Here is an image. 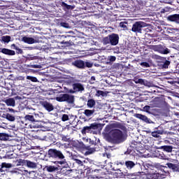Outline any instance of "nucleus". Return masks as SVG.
Masks as SVG:
<instances>
[{
    "mask_svg": "<svg viewBox=\"0 0 179 179\" xmlns=\"http://www.w3.org/2000/svg\"><path fill=\"white\" fill-rule=\"evenodd\" d=\"M85 65L87 66V68H92L93 66V64L89 62H85Z\"/></svg>",
    "mask_w": 179,
    "mask_h": 179,
    "instance_id": "nucleus-40",
    "label": "nucleus"
},
{
    "mask_svg": "<svg viewBox=\"0 0 179 179\" xmlns=\"http://www.w3.org/2000/svg\"><path fill=\"white\" fill-rule=\"evenodd\" d=\"M143 79L140 78V79H137L135 80V83H139L140 85H143Z\"/></svg>",
    "mask_w": 179,
    "mask_h": 179,
    "instance_id": "nucleus-38",
    "label": "nucleus"
},
{
    "mask_svg": "<svg viewBox=\"0 0 179 179\" xmlns=\"http://www.w3.org/2000/svg\"><path fill=\"white\" fill-rule=\"evenodd\" d=\"M61 26H62V27H68V23L62 22Z\"/></svg>",
    "mask_w": 179,
    "mask_h": 179,
    "instance_id": "nucleus-47",
    "label": "nucleus"
},
{
    "mask_svg": "<svg viewBox=\"0 0 179 179\" xmlns=\"http://www.w3.org/2000/svg\"><path fill=\"white\" fill-rule=\"evenodd\" d=\"M73 88L74 91H71V93H75V92H83V90H85L83 85L80 83L73 84Z\"/></svg>",
    "mask_w": 179,
    "mask_h": 179,
    "instance_id": "nucleus-9",
    "label": "nucleus"
},
{
    "mask_svg": "<svg viewBox=\"0 0 179 179\" xmlns=\"http://www.w3.org/2000/svg\"><path fill=\"white\" fill-rule=\"evenodd\" d=\"M156 157H158V159H162V160H169V158L164 155L163 152H156Z\"/></svg>",
    "mask_w": 179,
    "mask_h": 179,
    "instance_id": "nucleus-21",
    "label": "nucleus"
},
{
    "mask_svg": "<svg viewBox=\"0 0 179 179\" xmlns=\"http://www.w3.org/2000/svg\"><path fill=\"white\" fill-rule=\"evenodd\" d=\"M25 171V173H27V171Z\"/></svg>",
    "mask_w": 179,
    "mask_h": 179,
    "instance_id": "nucleus-57",
    "label": "nucleus"
},
{
    "mask_svg": "<svg viewBox=\"0 0 179 179\" xmlns=\"http://www.w3.org/2000/svg\"><path fill=\"white\" fill-rule=\"evenodd\" d=\"M166 166L169 169H171L173 170V171H176V172L179 173V165L173 164L171 163H168V164H166Z\"/></svg>",
    "mask_w": 179,
    "mask_h": 179,
    "instance_id": "nucleus-15",
    "label": "nucleus"
},
{
    "mask_svg": "<svg viewBox=\"0 0 179 179\" xmlns=\"http://www.w3.org/2000/svg\"><path fill=\"white\" fill-rule=\"evenodd\" d=\"M149 110H150V106H145L143 108V110H144V111H146V113H149Z\"/></svg>",
    "mask_w": 179,
    "mask_h": 179,
    "instance_id": "nucleus-46",
    "label": "nucleus"
},
{
    "mask_svg": "<svg viewBox=\"0 0 179 179\" xmlns=\"http://www.w3.org/2000/svg\"><path fill=\"white\" fill-rule=\"evenodd\" d=\"M62 6L66 8V9H73V6L66 4L65 2H62Z\"/></svg>",
    "mask_w": 179,
    "mask_h": 179,
    "instance_id": "nucleus-34",
    "label": "nucleus"
},
{
    "mask_svg": "<svg viewBox=\"0 0 179 179\" xmlns=\"http://www.w3.org/2000/svg\"><path fill=\"white\" fill-rule=\"evenodd\" d=\"M120 164H121L122 166V164H124L122 162H120Z\"/></svg>",
    "mask_w": 179,
    "mask_h": 179,
    "instance_id": "nucleus-54",
    "label": "nucleus"
},
{
    "mask_svg": "<svg viewBox=\"0 0 179 179\" xmlns=\"http://www.w3.org/2000/svg\"><path fill=\"white\" fill-rule=\"evenodd\" d=\"M163 134V132H162L160 130L156 131H153L152 132V136H153L154 138H159V135H162Z\"/></svg>",
    "mask_w": 179,
    "mask_h": 179,
    "instance_id": "nucleus-28",
    "label": "nucleus"
},
{
    "mask_svg": "<svg viewBox=\"0 0 179 179\" xmlns=\"http://www.w3.org/2000/svg\"><path fill=\"white\" fill-rule=\"evenodd\" d=\"M168 20H169L171 22H176V23H179V14L170 15L168 17Z\"/></svg>",
    "mask_w": 179,
    "mask_h": 179,
    "instance_id": "nucleus-14",
    "label": "nucleus"
},
{
    "mask_svg": "<svg viewBox=\"0 0 179 179\" xmlns=\"http://www.w3.org/2000/svg\"><path fill=\"white\" fill-rule=\"evenodd\" d=\"M169 176V172L164 171V173H159V179L166 178Z\"/></svg>",
    "mask_w": 179,
    "mask_h": 179,
    "instance_id": "nucleus-35",
    "label": "nucleus"
},
{
    "mask_svg": "<svg viewBox=\"0 0 179 179\" xmlns=\"http://www.w3.org/2000/svg\"><path fill=\"white\" fill-rule=\"evenodd\" d=\"M158 52H159V54H169L170 52V50H169V48H163L162 46H158V49H157Z\"/></svg>",
    "mask_w": 179,
    "mask_h": 179,
    "instance_id": "nucleus-16",
    "label": "nucleus"
},
{
    "mask_svg": "<svg viewBox=\"0 0 179 179\" xmlns=\"http://www.w3.org/2000/svg\"><path fill=\"white\" fill-rule=\"evenodd\" d=\"M141 66H144L145 68H149V63L148 62H143L141 64Z\"/></svg>",
    "mask_w": 179,
    "mask_h": 179,
    "instance_id": "nucleus-43",
    "label": "nucleus"
},
{
    "mask_svg": "<svg viewBox=\"0 0 179 179\" xmlns=\"http://www.w3.org/2000/svg\"><path fill=\"white\" fill-rule=\"evenodd\" d=\"M115 59H117V57H115V56L109 57V61H110V62H114V61H115Z\"/></svg>",
    "mask_w": 179,
    "mask_h": 179,
    "instance_id": "nucleus-45",
    "label": "nucleus"
},
{
    "mask_svg": "<svg viewBox=\"0 0 179 179\" xmlns=\"http://www.w3.org/2000/svg\"><path fill=\"white\" fill-rule=\"evenodd\" d=\"M46 170L49 173H52L54 171H57V170H58V168L55 167V166H46Z\"/></svg>",
    "mask_w": 179,
    "mask_h": 179,
    "instance_id": "nucleus-24",
    "label": "nucleus"
},
{
    "mask_svg": "<svg viewBox=\"0 0 179 179\" xmlns=\"http://www.w3.org/2000/svg\"><path fill=\"white\" fill-rule=\"evenodd\" d=\"M125 166L128 170H131V169H134L135 167V162L132 161H127L125 162Z\"/></svg>",
    "mask_w": 179,
    "mask_h": 179,
    "instance_id": "nucleus-18",
    "label": "nucleus"
},
{
    "mask_svg": "<svg viewBox=\"0 0 179 179\" xmlns=\"http://www.w3.org/2000/svg\"><path fill=\"white\" fill-rule=\"evenodd\" d=\"M31 127H32V128H40V125H35L34 123L31 124Z\"/></svg>",
    "mask_w": 179,
    "mask_h": 179,
    "instance_id": "nucleus-48",
    "label": "nucleus"
},
{
    "mask_svg": "<svg viewBox=\"0 0 179 179\" xmlns=\"http://www.w3.org/2000/svg\"><path fill=\"white\" fill-rule=\"evenodd\" d=\"M26 165L29 169H37V163L29 160H27Z\"/></svg>",
    "mask_w": 179,
    "mask_h": 179,
    "instance_id": "nucleus-17",
    "label": "nucleus"
},
{
    "mask_svg": "<svg viewBox=\"0 0 179 179\" xmlns=\"http://www.w3.org/2000/svg\"><path fill=\"white\" fill-rule=\"evenodd\" d=\"M142 27H146V24L143 22H136L133 24L131 31H134V33H141Z\"/></svg>",
    "mask_w": 179,
    "mask_h": 179,
    "instance_id": "nucleus-6",
    "label": "nucleus"
},
{
    "mask_svg": "<svg viewBox=\"0 0 179 179\" xmlns=\"http://www.w3.org/2000/svg\"><path fill=\"white\" fill-rule=\"evenodd\" d=\"M8 134L5 133H0V141H8Z\"/></svg>",
    "mask_w": 179,
    "mask_h": 179,
    "instance_id": "nucleus-30",
    "label": "nucleus"
},
{
    "mask_svg": "<svg viewBox=\"0 0 179 179\" xmlns=\"http://www.w3.org/2000/svg\"><path fill=\"white\" fill-rule=\"evenodd\" d=\"M33 179H41V178H40L38 177H34Z\"/></svg>",
    "mask_w": 179,
    "mask_h": 179,
    "instance_id": "nucleus-53",
    "label": "nucleus"
},
{
    "mask_svg": "<svg viewBox=\"0 0 179 179\" xmlns=\"http://www.w3.org/2000/svg\"><path fill=\"white\" fill-rule=\"evenodd\" d=\"M62 121H68V120H69V116H68V115H63L62 117Z\"/></svg>",
    "mask_w": 179,
    "mask_h": 179,
    "instance_id": "nucleus-39",
    "label": "nucleus"
},
{
    "mask_svg": "<svg viewBox=\"0 0 179 179\" xmlns=\"http://www.w3.org/2000/svg\"><path fill=\"white\" fill-rule=\"evenodd\" d=\"M43 107L47 110V111H52L54 110V106L52 104L48 103V102H43L42 104Z\"/></svg>",
    "mask_w": 179,
    "mask_h": 179,
    "instance_id": "nucleus-12",
    "label": "nucleus"
},
{
    "mask_svg": "<svg viewBox=\"0 0 179 179\" xmlns=\"http://www.w3.org/2000/svg\"><path fill=\"white\" fill-rule=\"evenodd\" d=\"M24 120H26L27 121H31V122H34V121H36L34 120V116L30 115H27L24 117Z\"/></svg>",
    "mask_w": 179,
    "mask_h": 179,
    "instance_id": "nucleus-27",
    "label": "nucleus"
},
{
    "mask_svg": "<svg viewBox=\"0 0 179 179\" xmlns=\"http://www.w3.org/2000/svg\"><path fill=\"white\" fill-rule=\"evenodd\" d=\"M148 178L159 179L160 173H157L155 167H148L145 172Z\"/></svg>",
    "mask_w": 179,
    "mask_h": 179,
    "instance_id": "nucleus-3",
    "label": "nucleus"
},
{
    "mask_svg": "<svg viewBox=\"0 0 179 179\" xmlns=\"http://www.w3.org/2000/svg\"><path fill=\"white\" fill-rule=\"evenodd\" d=\"M4 103H6V106H10V107H15V106L16 104L15 99H13V98H9L8 99H6L4 101Z\"/></svg>",
    "mask_w": 179,
    "mask_h": 179,
    "instance_id": "nucleus-11",
    "label": "nucleus"
},
{
    "mask_svg": "<svg viewBox=\"0 0 179 179\" xmlns=\"http://www.w3.org/2000/svg\"><path fill=\"white\" fill-rule=\"evenodd\" d=\"M178 84H179V81H178Z\"/></svg>",
    "mask_w": 179,
    "mask_h": 179,
    "instance_id": "nucleus-58",
    "label": "nucleus"
},
{
    "mask_svg": "<svg viewBox=\"0 0 179 179\" xmlns=\"http://www.w3.org/2000/svg\"><path fill=\"white\" fill-rule=\"evenodd\" d=\"M73 65L76 66V68H85V62L82 60H76L73 62Z\"/></svg>",
    "mask_w": 179,
    "mask_h": 179,
    "instance_id": "nucleus-13",
    "label": "nucleus"
},
{
    "mask_svg": "<svg viewBox=\"0 0 179 179\" xmlns=\"http://www.w3.org/2000/svg\"><path fill=\"white\" fill-rule=\"evenodd\" d=\"M1 40L4 43H9V41H10V36H2Z\"/></svg>",
    "mask_w": 179,
    "mask_h": 179,
    "instance_id": "nucleus-31",
    "label": "nucleus"
},
{
    "mask_svg": "<svg viewBox=\"0 0 179 179\" xmlns=\"http://www.w3.org/2000/svg\"><path fill=\"white\" fill-rule=\"evenodd\" d=\"M161 148L168 153H171V152H173V147L170 145H163L161 147Z\"/></svg>",
    "mask_w": 179,
    "mask_h": 179,
    "instance_id": "nucleus-22",
    "label": "nucleus"
},
{
    "mask_svg": "<svg viewBox=\"0 0 179 179\" xmlns=\"http://www.w3.org/2000/svg\"><path fill=\"white\" fill-rule=\"evenodd\" d=\"M84 114L86 115V117L90 118V117H93V114H94V110L86 109L84 112Z\"/></svg>",
    "mask_w": 179,
    "mask_h": 179,
    "instance_id": "nucleus-20",
    "label": "nucleus"
},
{
    "mask_svg": "<svg viewBox=\"0 0 179 179\" xmlns=\"http://www.w3.org/2000/svg\"><path fill=\"white\" fill-rule=\"evenodd\" d=\"M143 85L144 86H147L148 87H152V84L151 83H149V81L145 80H143Z\"/></svg>",
    "mask_w": 179,
    "mask_h": 179,
    "instance_id": "nucleus-33",
    "label": "nucleus"
},
{
    "mask_svg": "<svg viewBox=\"0 0 179 179\" xmlns=\"http://www.w3.org/2000/svg\"><path fill=\"white\" fill-rule=\"evenodd\" d=\"M8 110H9L10 113H15V110H13V108H8Z\"/></svg>",
    "mask_w": 179,
    "mask_h": 179,
    "instance_id": "nucleus-49",
    "label": "nucleus"
},
{
    "mask_svg": "<svg viewBox=\"0 0 179 179\" xmlns=\"http://www.w3.org/2000/svg\"><path fill=\"white\" fill-rule=\"evenodd\" d=\"M22 41H24V43H26L27 44H34V43H36V40L34 38L28 36H24L22 38Z\"/></svg>",
    "mask_w": 179,
    "mask_h": 179,
    "instance_id": "nucleus-10",
    "label": "nucleus"
},
{
    "mask_svg": "<svg viewBox=\"0 0 179 179\" xmlns=\"http://www.w3.org/2000/svg\"><path fill=\"white\" fill-rule=\"evenodd\" d=\"M94 152H96V150L94 148H90V150H88L87 153L88 155H92V153H94Z\"/></svg>",
    "mask_w": 179,
    "mask_h": 179,
    "instance_id": "nucleus-41",
    "label": "nucleus"
},
{
    "mask_svg": "<svg viewBox=\"0 0 179 179\" xmlns=\"http://www.w3.org/2000/svg\"><path fill=\"white\" fill-rule=\"evenodd\" d=\"M43 139H45V136H44V137L43 138Z\"/></svg>",
    "mask_w": 179,
    "mask_h": 179,
    "instance_id": "nucleus-55",
    "label": "nucleus"
},
{
    "mask_svg": "<svg viewBox=\"0 0 179 179\" xmlns=\"http://www.w3.org/2000/svg\"><path fill=\"white\" fill-rule=\"evenodd\" d=\"M48 156L50 157H52L53 159H60L61 160L65 159V156H64V154L59 150H57L55 149H50L48 150Z\"/></svg>",
    "mask_w": 179,
    "mask_h": 179,
    "instance_id": "nucleus-4",
    "label": "nucleus"
},
{
    "mask_svg": "<svg viewBox=\"0 0 179 179\" xmlns=\"http://www.w3.org/2000/svg\"><path fill=\"white\" fill-rule=\"evenodd\" d=\"M5 118H6V120H8V121H11V122H13V121H15V120H16V118L15 117V116L10 115V114H9V113H7V114L6 115Z\"/></svg>",
    "mask_w": 179,
    "mask_h": 179,
    "instance_id": "nucleus-26",
    "label": "nucleus"
},
{
    "mask_svg": "<svg viewBox=\"0 0 179 179\" xmlns=\"http://www.w3.org/2000/svg\"><path fill=\"white\" fill-rule=\"evenodd\" d=\"M135 117L136 118H138V120H141L142 121H144V122H146L147 124H153V122H152L150 119L148 118V117L142 114L137 113L135 115Z\"/></svg>",
    "mask_w": 179,
    "mask_h": 179,
    "instance_id": "nucleus-8",
    "label": "nucleus"
},
{
    "mask_svg": "<svg viewBox=\"0 0 179 179\" xmlns=\"http://www.w3.org/2000/svg\"><path fill=\"white\" fill-rule=\"evenodd\" d=\"M13 165L12 164L6 163V162H3L1 164V169H12Z\"/></svg>",
    "mask_w": 179,
    "mask_h": 179,
    "instance_id": "nucleus-25",
    "label": "nucleus"
},
{
    "mask_svg": "<svg viewBox=\"0 0 179 179\" xmlns=\"http://www.w3.org/2000/svg\"><path fill=\"white\" fill-rule=\"evenodd\" d=\"M96 96L97 97H100V96H102V97H104L107 96V94L101 90L96 91Z\"/></svg>",
    "mask_w": 179,
    "mask_h": 179,
    "instance_id": "nucleus-29",
    "label": "nucleus"
},
{
    "mask_svg": "<svg viewBox=\"0 0 179 179\" xmlns=\"http://www.w3.org/2000/svg\"><path fill=\"white\" fill-rule=\"evenodd\" d=\"M64 163H65V161H62L59 162L60 164H64Z\"/></svg>",
    "mask_w": 179,
    "mask_h": 179,
    "instance_id": "nucleus-50",
    "label": "nucleus"
},
{
    "mask_svg": "<svg viewBox=\"0 0 179 179\" xmlns=\"http://www.w3.org/2000/svg\"><path fill=\"white\" fill-rule=\"evenodd\" d=\"M3 171V170L2 169V168H0V173H2Z\"/></svg>",
    "mask_w": 179,
    "mask_h": 179,
    "instance_id": "nucleus-52",
    "label": "nucleus"
},
{
    "mask_svg": "<svg viewBox=\"0 0 179 179\" xmlns=\"http://www.w3.org/2000/svg\"><path fill=\"white\" fill-rule=\"evenodd\" d=\"M56 100L57 101L59 102L66 101L70 104H72V103L74 101L73 96L69 95L68 94H60L59 96L56 97Z\"/></svg>",
    "mask_w": 179,
    "mask_h": 179,
    "instance_id": "nucleus-5",
    "label": "nucleus"
},
{
    "mask_svg": "<svg viewBox=\"0 0 179 179\" xmlns=\"http://www.w3.org/2000/svg\"><path fill=\"white\" fill-rule=\"evenodd\" d=\"M27 79L28 80H31V82H38V80L37 79V78L36 77H33V76H27Z\"/></svg>",
    "mask_w": 179,
    "mask_h": 179,
    "instance_id": "nucleus-32",
    "label": "nucleus"
},
{
    "mask_svg": "<svg viewBox=\"0 0 179 179\" xmlns=\"http://www.w3.org/2000/svg\"><path fill=\"white\" fill-rule=\"evenodd\" d=\"M98 127L96 124H92L90 126L84 127L82 129V134H96V129Z\"/></svg>",
    "mask_w": 179,
    "mask_h": 179,
    "instance_id": "nucleus-7",
    "label": "nucleus"
},
{
    "mask_svg": "<svg viewBox=\"0 0 179 179\" xmlns=\"http://www.w3.org/2000/svg\"><path fill=\"white\" fill-rule=\"evenodd\" d=\"M75 162L76 164H78L79 166H83V162L79 159H75Z\"/></svg>",
    "mask_w": 179,
    "mask_h": 179,
    "instance_id": "nucleus-44",
    "label": "nucleus"
},
{
    "mask_svg": "<svg viewBox=\"0 0 179 179\" xmlns=\"http://www.w3.org/2000/svg\"><path fill=\"white\" fill-rule=\"evenodd\" d=\"M120 41V36L117 34H112L103 39L105 45L110 44V45H117Z\"/></svg>",
    "mask_w": 179,
    "mask_h": 179,
    "instance_id": "nucleus-2",
    "label": "nucleus"
},
{
    "mask_svg": "<svg viewBox=\"0 0 179 179\" xmlns=\"http://www.w3.org/2000/svg\"><path fill=\"white\" fill-rule=\"evenodd\" d=\"M115 164H118V163H115Z\"/></svg>",
    "mask_w": 179,
    "mask_h": 179,
    "instance_id": "nucleus-56",
    "label": "nucleus"
},
{
    "mask_svg": "<svg viewBox=\"0 0 179 179\" xmlns=\"http://www.w3.org/2000/svg\"><path fill=\"white\" fill-rule=\"evenodd\" d=\"M1 52H3V54H6V55H15L14 50H10L6 48H3L1 50Z\"/></svg>",
    "mask_w": 179,
    "mask_h": 179,
    "instance_id": "nucleus-19",
    "label": "nucleus"
},
{
    "mask_svg": "<svg viewBox=\"0 0 179 179\" xmlns=\"http://www.w3.org/2000/svg\"><path fill=\"white\" fill-rule=\"evenodd\" d=\"M104 139L110 143H122L125 139L124 133L120 129H111V126H106L103 132Z\"/></svg>",
    "mask_w": 179,
    "mask_h": 179,
    "instance_id": "nucleus-1",
    "label": "nucleus"
},
{
    "mask_svg": "<svg viewBox=\"0 0 179 179\" xmlns=\"http://www.w3.org/2000/svg\"><path fill=\"white\" fill-rule=\"evenodd\" d=\"M32 68H38V67L37 66V65H34L32 66Z\"/></svg>",
    "mask_w": 179,
    "mask_h": 179,
    "instance_id": "nucleus-51",
    "label": "nucleus"
},
{
    "mask_svg": "<svg viewBox=\"0 0 179 179\" xmlns=\"http://www.w3.org/2000/svg\"><path fill=\"white\" fill-rule=\"evenodd\" d=\"M87 106L89 108H93V107L96 106V101H94V99L88 100Z\"/></svg>",
    "mask_w": 179,
    "mask_h": 179,
    "instance_id": "nucleus-23",
    "label": "nucleus"
},
{
    "mask_svg": "<svg viewBox=\"0 0 179 179\" xmlns=\"http://www.w3.org/2000/svg\"><path fill=\"white\" fill-rule=\"evenodd\" d=\"M169 65H170V61H166L163 65L164 68H169Z\"/></svg>",
    "mask_w": 179,
    "mask_h": 179,
    "instance_id": "nucleus-42",
    "label": "nucleus"
},
{
    "mask_svg": "<svg viewBox=\"0 0 179 179\" xmlns=\"http://www.w3.org/2000/svg\"><path fill=\"white\" fill-rule=\"evenodd\" d=\"M127 22H120V27H122V29H124V30H127Z\"/></svg>",
    "mask_w": 179,
    "mask_h": 179,
    "instance_id": "nucleus-37",
    "label": "nucleus"
},
{
    "mask_svg": "<svg viewBox=\"0 0 179 179\" xmlns=\"http://www.w3.org/2000/svg\"><path fill=\"white\" fill-rule=\"evenodd\" d=\"M17 163H19L20 166H22V164H26L27 160L20 159H17Z\"/></svg>",
    "mask_w": 179,
    "mask_h": 179,
    "instance_id": "nucleus-36",
    "label": "nucleus"
}]
</instances>
